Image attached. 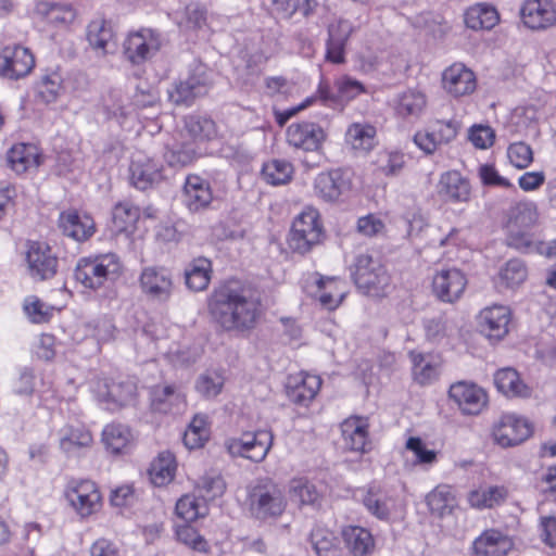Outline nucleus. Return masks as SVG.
<instances>
[{
    "instance_id": "1",
    "label": "nucleus",
    "mask_w": 556,
    "mask_h": 556,
    "mask_svg": "<svg viewBox=\"0 0 556 556\" xmlns=\"http://www.w3.org/2000/svg\"><path fill=\"white\" fill-rule=\"evenodd\" d=\"M213 321L224 332L245 334L261 317V302L252 291L237 283H227L213 292L208 300Z\"/></svg>"
},
{
    "instance_id": "2",
    "label": "nucleus",
    "mask_w": 556,
    "mask_h": 556,
    "mask_svg": "<svg viewBox=\"0 0 556 556\" xmlns=\"http://www.w3.org/2000/svg\"><path fill=\"white\" fill-rule=\"evenodd\" d=\"M122 274L123 264L114 253L84 257L78 261L74 270L76 281L91 290H97L109 281H116Z\"/></svg>"
},
{
    "instance_id": "3",
    "label": "nucleus",
    "mask_w": 556,
    "mask_h": 556,
    "mask_svg": "<svg viewBox=\"0 0 556 556\" xmlns=\"http://www.w3.org/2000/svg\"><path fill=\"white\" fill-rule=\"evenodd\" d=\"M248 508L257 520L276 519L287 507L283 490L271 480H260L248 491Z\"/></svg>"
},
{
    "instance_id": "4",
    "label": "nucleus",
    "mask_w": 556,
    "mask_h": 556,
    "mask_svg": "<svg viewBox=\"0 0 556 556\" xmlns=\"http://www.w3.org/2000/svg\"><path fill=\"white\" fill-rule=\"evenodd\" d=\"M353 280L364 293L380 296L390 286V276L379 258L368 253L358 254L351 267Z\"/></svg>"
},
{
    "instance_id": "5",
    "label": "nucleus",
    "mask_w": 556,
    "mask_h": 556,
    "mask_svg": "<svg viewBox=\"0 0 556 556\" xmlns=\"http://www.w3.org/2000/svg\"><path fill=\"white\" fill-rule=\"evenodd\" d=\"M208 83L207 67L200 62H193L186 76L180 77L167 90L168 100L175 105L189 106L198 97L207 92Z\"/></svg>"
},
{
    "instance_id": "6",
    "label": "nucleus",
    "mask_w": 556,
    "mask_h": 556,
    "mask_svg": "<svg viewBox=\"0 0 556 556\" xmlns=\"http://www.w3.org/2000/svg\"><path fill=\"white\" fill-rule=\"evenodd\" d=\"M323 227L319 214L313 207L304 208L293 220L289 235V248L296 253L305 254L320 242Z\"/></svg>"
},
{
    "instance_id": "7",
    "label": "nucleus",
    "mask_w": 556,
    "mask_h": 556,
    "mask_svg": "<svg viewBox=\"0 0 556 556\" xmlns=\"http://www.w3.org/2000/svg\"><path fill=\"white\" fill-rule=\"evenodd\" d=\"M138 282L141 294L152 303L168 302L175 289L170 270L161 266L142 268Z\"/></svg>"
},
{
    "instance_id": "8",
    "label": "nucleus",
    "mask_w": 556,
    "mask_h": 556,
    "mask_svg": "<svg viewBox=\"0 0 556 556\" xmlns=\"http://www.w3.org/2000/svg\"><path fill=\"white\" fill-rule=\"evenodd\" d=\"M64 495L71 507L81 518L98 513L102 507V495L98 485L91 480H71Z\"/></svg>"
},
{
    "instance_id": "9",
    "label": "nucleus",
    "mask_w": 556,
    "mask_h": 556,
    "mask_svg": "<svg viewBox=\"0 0 556 556\" xmlns=\"http://www.w3.org/2000/svg\"><path fill=\"white\" fill-rule=\"evenodd\" d=\"M273 444V434L267 430L243 433L239 439H228L225 447L231 456H241L252 462H262Z\"/></svg>"
},
{
    "instance_id": "10",
    "label": "nucleus",
    "mask_w": 556,
    "mask_h": 556,
    "mask_svg": "<svg viewBox=\"0 0 556 556\" xmlns=\"http://www.w3.org/2000/svg\"><path fill=\"white\" fill-rule=\"evenodd\" d=\"M467 282L460 269L442 268L432 278V292L439 301L453 304L463 296Z\"/></svg>"
},
{
    "instance_id": "11",
    "label": "nucleus",
    "mask_w": 556,
    "mask_h": 556,
    "mask_svg": "<svg viewBox=\"0 0 556 556\" xmlns=\"http://www.w3.org/2000/svg\"><path fill=\"white\" fill-rule=\"evenodd\" d=\"M26 262L29 275L35 279L46 280L56 274L58 257L46 242L30 241L27 245Z\"/></svg>"
},
{
    "instance_id": "12",
    "label": "nucleus",
    "mask_w": 556,
    "mask_h": 556,
    "mask_svg": "<svg viewBox=\"0 0 556 556\" xmlns=\"http://www.w3.org/2000/svg\"><path fill=\"white\" fill-rule=\"evenodd\" d=\"M458 132V123L455 121H435L426 130L417 131L414 142L427 154L434 153L442 144L454 140Z\"/></svg>"
},
{
    "instance_id": "13",
    "label": "nucleus",
    "mask_w": 556,
    "mask_h": 556,
    "mask_svg": "<svg viewBox=\"0 0 556 556\" xmlns=\"http://www.w3.org/2000/svg\"><path fill=\"white\" fill-rule=\"evenodd\" d=\"M286 138L289 146L306 152L318 151L326 140V132L320 125L313 122H298L288 126Z\"/></svg>"
},
{
    "instance_id": "14",
    "label": "nucleus",
    "mask_w": 556,
    "mask_h": 556,
    "mask_svg": "<svg viewBox=\"0 0 556 556\" xmlns=\"http://www.w3.org/2000/svg\"><path fill=\"white\" fill-rule=\"evenodd\" d=\"M35 66V58L27 48L5 47L0 51V76L18 79L28 75Z\"/></svg>"
},
{
    "instance_id": "15",
    "label": "nucleus",
    "mask_w": 556,
    "mask_h": 556,
    "mask_svg": "<svg viewBox=\"0 0 556 556\" xmlns=\"http://www.w3.org/2000/svg\"><path fill=\"white\" fill-rule=\"evenodd\" d=\"M161 48L160 35L149 28L129 34L124 42V53L134 64H140Z\"/></svg>"
},
{
    "instance_id": "16",
    "label": "nucleus",
    "mask_w": 556,
    "mask_h": 556,
    "mask_svg": "<svg viewBox=\"0 0 556 556\" xmlns=\"http://www.w3.org/2000/svg\"><path fill=\"white\" fill-rule=\"evenodd\" d=\"M355 26L346 18H338L328 26L326 40V60L333 64L345 62L346 43L354 33Z\"/></svg>"
},
{
    "instance_id": "17",
    "label": "nucleus",
    "mask_w": 556,
    "mask_h": 556,
    "mask_svg": "<svg viewBox=\"0 0 556 556\" xmlns=\"http://www.w3.org/2000/svg\"><path fill=\"white\" fill-rule=\"evenodd\" d=\"M321 387V378L308 372H298L288 377L286 392L288 399L300 406H308Z\"/></svg>"
},
{
    "instance_id": "18",
    "label": "nucleus",
    "mask_w": 556,
    "mask_h": 556,
    "mask_svg": "<svg viewBox=\"0 0 556 556\" xmlns=\"http://www.w3.org/2000/svg\"><path fill=\"white\" fill-rule=\"evenodd\" d=\"M523 24L543 30L556 24V8L552 0H526L520 9Z\"/></svg>"
},
{
    "instance_id": "19",
    "label": "nucleus",
    "mask_w": 556,
    "mask_h": 556,
    "mask_svg": "<svg viewBox=\"0 0 556 556\" xmlns=\"http://www.w3.org/2000/svg\"><path fill=\"white\" fill-rule=\"evenodd\" d=\"M442 86L444 90L455 97L471 94L477 88L475 73L463 63H453L442 74Z\"/></svg>"
},
{
    "instance_id": "20",
    "label": "nucleus",
    "mask_w": 556,
    "mask_h": 556,
    "mask_svg": "<svg viewBox=\"0 0 556 556\" xmlns=\"http://www.w3.org/2000/svg\"><path fill=\"white\" fill-rule=\"evenodd\" d=\"M531 434L529 422L515 415H504L493 429V437L497 444L503 447L514 446Z\"/></svg>"
},
{
    "instance_id": "21",
    "label": "nucleus",
    "mask_w": 556,
    "mask_h": 556,
    "mask_svg": "<svg viewBox=\"0 0 556 556\" xmlns=\"http://www.w3.org/2000/svg\"><path fill=\"white\" fill-rule=\"evenodd\" d=\"M96 393L100 402L115 409L131 402L136 393V386L130 381L99 380Z\"/></svg>"
},
{
    "instance_id": "22",
    "label": "nucleus",
    "mask_w": 556,
    "mask_h": 556,
    "mask_svg": "<svg viewBox=\"0 0 556 556\" xmlns=\"http://www.w3.org/2000/svg\"><path fill=\"white\" fill-rule=\"evenodd\" d=\"M450 397L459 406L464 414H479L488 402L486 393L473 383L457 382L451 386Z\"/></svg>"
},
{
    "instance_id": "23",
    "label": "nucleus",
    "mask_w": 556,
    "mask_h": 556,
    "mask_svg": "<svg viewBox=\"0 0 556 556\" xmlns=\"http://www.w3.org/2000/svg\"><path fill=\"white\" fill-rule=\"evenodd\" d=\"M129 172L131 184L140 190L152 187L163 178L161 165L141 153L134 156Z\"/></svg>"
},
{
    "instance_id": "24",
    "label": "nucleus",
    "mask_w": 556,
    "mask_h": 556,
    "mask_svg": "<svg viewBox=\"0 0 556 556\" xmlns=\"http://www.w3.org/2000/svg\"><path fill=\"white\" fill-rule=\"evenodd\" d=\"M481 331L490 339L500 340L508 332L510 309L504 305H493L480 313Z\"/></svg>"
},
{
    "instance_id": "25",
    "label": "nucleus",
    "mask_w": 556,
    "mask_h": 556,
    "mask_svg": "<svg viewBox=\"0 0 556 556\" xmlns=\"http://www.w3.org/2000/svg\"><path fill=\"white\" fill-rule=\"evenodd\" d=\"M213 200L210 184L198 175H189L184 186V203L190 212L206 208Z\"/></svg>"
},
{
    "instance_id": "26",
    "label": "nucleus",
    "mask_w": 556,
    "mask_h": 556,
    "mask_svg": "<svg viewBox=\"0 0 556 556\" xmlns=\"http://www.w3.org/2000/svg\"><path fill=\"white\" fill-rule=\"evenodd\" d=\"M59 227L62 232L76 241H84L94 232V223L87 214L67 210L60 214Z\"/></svg>"
},
{
    "instance_id": "27",
    "label": "nucleus",
    "mask_w": 556,
    "mask_h": 556,
    "mask_svg": "<svg viewBox=\"0 0 556 556\" xmlns=\"http://www.w3.org/2000/svg\"><path fill=\"white\" fill-rule=\"evenodd\" d=\"M514 546L509 536L498 530H486L473 542L478 556H507Z\"/></svg>"
},
{
    "instance_id": "28",
    "label": "nucleus",
    "mask_w": 556,
    "mask_h": 556,
    "mask_svg": "<svg viewBox=\"0 0 556 556\" xmlns=\"http://www.w3.org/2000/svg\"><path fill=\"white\" fill-rule=\"evenodd\" d=\"M36 15L54 28L70 27L76 18V11L70 4L38 2L35 9Z\"/></svg>"
},
{
    "instance_id": "29",
    "label": "nucleus",
    "mask_w": 556,
    "mask_h": 556,
    "mask_svg": "<svg viewBox=\"0 0 556 556\" xmlns=\"http://www.w3.org/2000/svg\"><path fill=\"white\" fill-rule=\"evenodd\" d=\"M409 356L413 363V377L419 384H429L439 378L442 366L440 355L413 351Z\"/></svg>"
},
{
    "instance_id": "30",
    "label": "nucleus",
    "mask_w": 556,
    "mask_h": 556,
    "mask_svg": "<svg viewBox=\"0 0 556 556\" xmlns=\"http://www.w3.org/2000/svg\"><path fill=\"white\" fill-rule=\"evenodd\" d=\"M438 193L448 202H466L470 197V185L457 170H450L441 175Z\"/></svg>"
},
{
    "instance_id": "31",
    "label": "nucleus",
    "mask_w": 556,
    "mask_h": 556,
    "mask_svg": "<svg viewBox=\"0 0 556 556\" xmlns=\"http://www.w3.org/2000/svg\"><path fill=\"white\" fill-rule=\"evenodd\" d=\"M87 40L98 55H105L115 48L114 31L111 24L101 17L92 20L87 26Z\"/></svg>"
},
{
    "instance_id": "32",
    "label": "nucleus",
    "mask_w": 556,
    "mask_h": 556,
    "mask_svg": "<svg viewBox=\"0 0 556 556\" xmlns=\"http://www.w3.org/2000/svg\"><path fill=\"white\" fill-rule=\"evenodd\" d=\"M8 162L16 174H23L38 168L41 154L35 144L17 143L9 150Z\"/></svg>"
},
{
    "instance_id": "33",
    "label": "nucleus",
    "mask_w": 556,
    "mask_h": 556,
    "mask_svg": "<svg viewBox=\"0 0 556 556\" xmlns=\"http://www.w3.org/2000/svg\"><path fill=\"white\" fill-rule=\"evenodd\" d=\"M346 188L348 182L338 169L320 173L314 180L316 195L326 202L337 201Z\"/></svg>"
},
{
    "instance_id": "34",
    "label": "nucleus",
    "mask_w": 556,
    "mask_h": 556,
    "mask_svg": "<svg viewBox=\"0 0 556 556\" xmlns=\"http://www.w3.org/2000/svg\"><path fill=\"white\" fill-rule=\"evenodd\" d=\"M345 446L354 452H365L368 444V422L361 417H350L341 424Z\"/></svg>"
},
{
    "instance_id": "35",
    "label": "nucleus",
    "mask_w": 556,
    "mask_h": 556,
    "mask_svg": "<svg viewBox=\"0 0 556 556\" xmlns=\"http://www.w3.org/2000/svg\"><path fill=\"white\" fill-rule=\"evenodd\" d=\"M427 96L418 89H406L400 92L394 101L395 113L401 117H419L427 106Z\"/></svg>"
},
{
    "instance_id": "36",
    "label": "nucleus",
    "mask_w": 556,
    "mask_h": 556,
    "mask_svg": "<svg viewBox=\"0 0 556 556\" xmlns=\"http://www.w3.org/2000/svg\"><path fill=\"white\" fill-rule=\"evenodd\" d=\"M376 128L365 122L352 123L345 131V143L358 152H368L375 147Z\"/></svg>"
},
{
    "instance_id": "37",
    "label": "nucleus",
    "mask_w": 556,
    "mask_h": 556,
    "mask_svg": "<svg viewBox=\"0 0 556 556\" xmlns=\"http://www.w3.org/2000/svg\"><path fill=\"white\" fill-rule=\"evenodd\" d=\"M102 441L112 454H121L132 444L134 435L127 426L110 424L102 431Z\"/></svg>"
},
{
    "instance_id": "38",
    "label": "nucleus",
    "mask_w": 556,
    "mask_h": 556,
    "mask_svg": "<svg viewBox=\"0 0 556 556\" xmlns=\"http://www.w3.org/2000/svg\"><path fill=\"white\" fill-rule=\"evenodd\" d=\"M61 433L60 447L68 455H74L80 448L92 444L91 432L83 426H66Z\"/></svg>"
},
{
    "instance_id": "39",
    "label": "nucleus",
    "mask_w": 556,
    "mask_h": 556,
    "mask_svg": "<svg viewBox=\"0 0 556 556\" xmlns=\"http://www.w3.org/2000/svg\"><path fill=\"white\" fill-rule=\"evenodd\" d=\"M538 208L533 202H518L510 207L507 229H531L538 222Z\"/></svg>"
},
{
    "instance_id": "40",
    "label": "nucleus",
    "mask_w": 556,
    "mask_h": 556,
    "mask_svg": "<svg viewBox=\"0 0 556 556\" xmlns=\"http://www.w3.org/2000/svg\"><path fill=\"white\" fill-rule=\"evenodd\" d=\"M342 535L354 556H365L374 551V538L365 528L350 526L343 530Z\"/></svg>"
},
{
    "instance_id": "41",
    "label": "nucleus",
    "mask_w": 556,
    "mask_h": 556,
    "mask_svg": "<svg viewBox=\"0 0 556 556\" xmlns=\"http://www.w3.org/2000/svg\"><path fill=\"white\" fill-rule=\"evenodd\" d=\"M211 261L205 257L194 258L186 269V285L190 290L203 291L211 281Z\"/></svg>"
},
{
    "instance_id": "42",
    "label": "nucleus",
    "mask_w": 556,
    "mask_h": 556,
    "mask_svg": "<svg viewBox=\"0 0 556 556\" xmlns=\"http://www.w3.org/2000/svg\"><path fill=\"white\" fill-rule=\"evenodd\" d=\"M366 509L378 519H388L394 506V500L380 488H369L363 497Z\"/></svg>"
},
{
    "instance_id": "43",
    "label": "nucleus",
    "mask_w": 556,
    "mask_h": 556,
    "mask_svg": "<svg viewBox=\"0 0 556 556\" xmlns=\"http://www.w3.org/2000/svg\"><path fill=\"white\" fill-rule=\"evenodd\" d=\"M431 513L440 518L452 514L456 506V500L448 485H439L426 497Z\"/></svg>"
},
{
    "instance_id": "44",
    "label": "nucleus",
    "mask_w": 556,
    "mask_h": 556,
    "mask_svg": "<svg viewBox=\"0 0 556 556\" xmlns=\"http://www.w3.org/2000/svg\"><path fill=\"white\" fill-rule=\"evenodd\" d=\"M497 22V11L486 4H476L465 13V24L471 29H491Z\"/></svg>"
},
{
    "instance_id": "45",
    "label": "nucleus",
    "mask_w": 556,
    "mask_h": 556,
    "mask_svg": "<svg viewBox=\"0 0 556 556\" xmlns=\"http://www.w3.org/2000/svg\"><path fill=\"white\" fill-rule=\"evenodd\" d=\"M176 462L174 454L164 451L152 462L149 473L154 485L162 486L170 482L175 476Z\"/></svg>"
},
{
    "instance_id": "46",
    "label": "nucleus",
    "mask_w": 556,
    "mask_h": 556,
    "mask_svg": "<svg viewBox=\"0 0 556 556\" xmlns=\"http://www.w3.org/2000/svg\"><path fill=\"white\" fill-rule=\"evenodd\" d=\"M494 382L500 392L507 396H527L529 390L520 380L518 372L513 368H503L496 371Z\"/></svg>"
},
{
    "instance_id": "47",
    "label": "nucleus",
    "mask_w": 556,
    "mask_h": 556,
    "mask_svg": "<svg viewBox=\"0 0 556 556\" xmlns=\"http://www.w3.org/2000/svg\"><path fill=\"white\" fill-rule=\"evenodd\" d=\"M152 407L160 413H168L173 406L184 403V395L175 386H157L153 388Z\"/></svg>"
},
{
    "instance_id": "48",
    "label": "nucleus",
    "mask_w": 556,
    "mask_h": 556,
    "mask_svg": "<svg viewBox=\"0 0 556 556\" xmlns=\"http://www.w3.org/2000/svg\"><path fill=\"white\" fill-rule=\"evenodd\" d=\"M311 543L317 556H341L339 540L328 529L321 527L313 529Z\"/></svg>"
},
{
    "instance_id": "49",
    "label": "nucleus",
    "mask_w": 556,
    "mask_h": 556,
    "mask_svg": "<svg viewBox=\"0 0 556 556\" xmlns=\"http://www.w3.org/2000/svg\"><path fill=\"white\" fill-rule=\"evenodd\" d=\"M422 327L426 340L437 344L447 340L454 331L451 320L445 315L424 319Z\"/></svg>"
},
{
    "instance_id": "50",
    "label": "nucleus",
    "mask_w": 556,
    "mask_h": 556,
    "mask_svg": "<svg viewBox=\"0 0 556 556\" xmlns=\"http://www.w3.org/2000/svg\"><path fill=\"white\" fill-rule=\"evenodd\" d=\"M140 217V210L129 202H121L113 210V225L118 232H132Z\"/></svg>"
},
{
    "instance_id": "51",
    "label": "nucleus",
    "mask_w": 556,
    "mask_h": 556,
    "mask_svg": "<svg viewBox=\"0 0 556 556\" xmlns=\"http://www.w3.org/2000/svg\"><path fill=\"white\" fill-rule=\"evenodd\" d=\"M528 277L526 264L518 258L509 260L498 273V283L505 288L515 289L522 285Z\"/></svg>"
},
{
    "instance_id": "52",
    "label": "nucleus",
    "mask_w": 556,
    "mask_h": 556,
    "mask_svg": "<svg viewBox=\"0 0 556 556\" xmlns=\"http://www.w3.org/2000/svg\"><path fill=\"white\" fill-rule=\"evenodd\" d=\"M507 492L503 486H490L470 492L469 504L476 508H492L500 505L506 497Z\"/></svg>"
},
{
    "instance_id": "53",
    "label": "nucleus",
    "mask_w": 556,
    "mask_h": 556,
    "mask_svg": "<svg viewBox=\"0 0 556 556\" xmlns=\"http://www.w3.org/2000/svg\"><path fill=\"white\" fill-rule=\"evenodd\" d=\"M293 174L291 163L281 160H273L264 164L263 178L267 184L278 186L290 181Z\"/></svg>"
},
{
    "instance_id": "54",
    "label": "nucleus",
    "mask_w": 556,
    "mask_h": 556,
    "mask_svg": "<svg viewBox=\"0 0 556 556\" xmlns=\"http://www.w3.org/2000/svg\"><path fill=\"white\" fill-rule=\"evenodd\" d=\"M62 81V76L56 71L45 74L37 84L38 97L45 103L56 101L63 89Z\"/></svg>"
},
{
    "instance_id": "55",
    "label": "nucleus",
    "mask_w": 556,
    "mask_h": 556,
    "mask_svg": "<svg viewBox=\"0 0 556 556\" xmlns=\"http://www.w3.org/2000/svg\"><path fill=\"white\" fill-rule=\"evenodd\" d=\"M206 7L201 2L192 1L185 7L179 25L186 29H201L206 26Z\"/></svg>"
},
{
    "instance_id": "56",
    "label": "nucleus",
    "mask_w": 556,
    "mask_h": 556,
    "mask_svg": "<svg viewBox=\"0 0 556 556\" xmlns=\"http://www.w3.org/2000/svg\"><path fill=\"white\" fill-rule=\"evenodd\" d=\"M224 382V377L219 372L205 371L198 377L194 388L201 396L213 399L222 392Z\"/></svg>"
},
{
    "instance_id": "57",
    "label": "nucleus",
    "mask_w": 556,
    "mask_h": 556,
    "mask_svg": "<svg viewBox=\"0 0 556 556\" xmlns=\"http://www.w3.org/2000/svg\"><path fill=\"white\" fill-rule=\"evenodd\" d=\"M225 490L226 483L219 475H205L197 484V492L205 502L213 501L222 496Z\"/></svg>"
},
{
    "instance_id": "58",
    "label": "nucleus",
    "mask_w": 556,
    "mask_h": 556,
    "mask_svg": "<svg viewBox=\"0 0 556 556\" xmlns=\"http://www.w3.org/2000/svg\"><path fill=\"white\" fill-rule=\"evenodd\" d=\"M290 497L299 505H314L319 500V493L311 482L296 479L291 482Z\"/></svg>"
},
{
    "instance_id": "59",
    "label": "nucleus",
    "mask_w": 556,
    "mask_h": 556,
    "mask_svg": "<svg viewBox=\"0 0 556 556\" xmlns=\"http://www.w3.org/2000/svg\"><path fill=\"white\" fill-rule=\"evenodd\" d=\"M405 447L413 453L415 465L432 466L438 460V453L428 448L427 444L418 437H409Z\"/></svg>"
},
{
    "instance_id": "60",
    "label": "nucleus",
    "mask_w": 556,
    "mask_h": 556,
    "mask_svg": "<svg viewBox=\"0 0 556 556\" xmlns=\"http://www.w3.org/2000/svg\"><path fill=\"white\" fill-rule=\"evenodd\" d=\"M23 308L31 323L42 324L52 317V306L42 302L36 295H29L24 300Z\"/></svg>"
},
{
    "instance_id": "61",
    "label": "nucleus",
    "mask_w": 556,
    "mask_h": 556,
    "mask_svg": "<svg viewBox=\"0 0 556 556\" xmlns=\"http://www.w3.org/2000/svg\"><path fill=\"white\" fill-rule=\"evenodd\" d=\"M186 129L195 140H210L215 136V123L205 117L189 116L186 119Z\"/></svg>"
},
{
    "instance_id": "62",
    "label": "nucleus",
    "mask_w": 556,
    "mask_h": 556,
    "mask_svg": "<svg viewBox=\"0 0 556 556\" xmlns=\"http://www.w3.org/2000/svg\"><path fill=\"white\" fill-rule=\"evenodd\" d=\"M176 538L184 545L197 552H206L208 544L206 540L190 525L176 526Z\"/></svg>"
},
{
    "instance_id": "63",
    "label": "nucleus",
    "mask_w": 556,
    "mask_h": 556,
    "mask_svg": "<svg viewBox=\"0 0 556 556\" xmlns=\"http://www.w3.org/2000/svg\"><path fill=\"white\" fill-rule=\"evenodd\" d=\"M338 282L339 281L333 278H320L317 281L318 288L320 289L319 301L321 305L328 309L338 307L343 300L344 293L342 291L334 292Z\"/></svg>"
},
{
    "instance_id": "64",
    "label": "nucleus",
    "mask_w": 556,
    "mask_h": 556,
    "mask_svg": "<svg viewBox=\"0 0 556 556\" xmlns=\"http://www.w3.org/2000/svg\"><path fill=\"white\" fill-rule=\"evenodd\" d=\"M530 229H507V244L522 253H535L538 242L533 240Z\"/></svg>"
}]
</instances>
